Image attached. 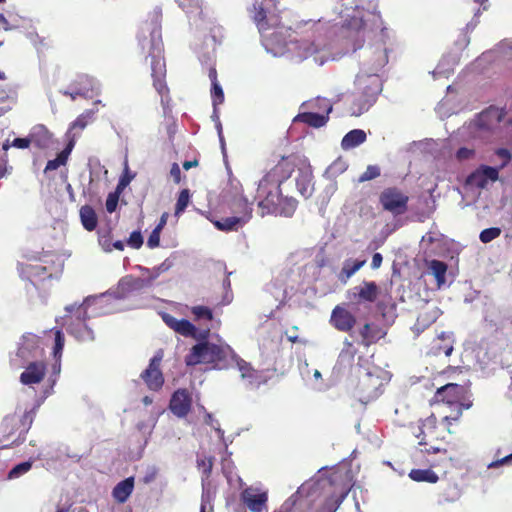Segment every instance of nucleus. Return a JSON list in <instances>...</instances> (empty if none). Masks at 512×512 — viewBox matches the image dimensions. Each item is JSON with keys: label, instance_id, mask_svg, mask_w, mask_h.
Listing matches in <instances>:
<instances>
[{"label": "nucleus", "instance_id": "393cba45", "mask_svg": "<svg viewBox=\"0 0 512 512\" xmlns=\"http://www.w3.org/2000/svg\"><path fill=\"white\" fill-rule=\"evenodd\" d=\"M327 121L328 116L313 112L299 113L294 118V122H302L314 128H320L324 126L327 123Z\"/></svg>", "mask_w": 512, "mask_h": 512}, {"label": "nucleus", "instance_id": "052dcab7", "mask_svg": "<svg viewBox=\"0 0 512 512\" xmlns=\"http://www.w3.org/2000/svg\"><path fill=\"white\" fill-rule=\"evenodd\" d=\"M427 462L429 463V468H443L445 471L448 467L449 462H441V455L438 456V458H432L428 459Z\"/></svg>", "mask_w": 512, "mask_h": 512}, {"label": "nucleus", "instance_id": "473e14b6", "mask_svg": "<svg viewBox=\"0 0 512 512\" xmlns=\"http://www.w3.org/2000/svg\"><path fill=\"white\" fill-rule=\"evenodd\" d=\"M77 313H78V317L80 318L82 316V318L80 319V322H81V325L83 327V331L79 332L76 336L80 339H93V332L91 329H89L85 323V320L87 318V312H86V309L80 305L77 307Z\"/></svg>", "mask_w": 512, "mask_h": 512}, {"label": "nucleus", "instance_id": "f8f14e48", "mask_svg": "<svg viewBox=\"0 0 512 512\" xmlns=\"http://www.w3.org/2000/svg\"><path fill=\"white\" fill-rule=\"evenodd\" d=\"M464 386L456 383H448L438 388L432 398L433 403H445L453 405L465 395Z\"/></svg>", "mask_w": 512, "mask_h": 512}, {"label": "nucleus", "instance_id": "e433bc0d", "mask_svg": "<svg viewBox=\"0 0 512 512\" xmlns=\"http://www.w3.org/2000/svg\"><path fill=\"white\" fill-rule=\"evenodd\" d=\"M237 367L241 372V377L248 379L250 382L256 377V371L252 368V366L244 361L243 359L236 360Z\"/></svg>", "mask_w": 512, "mask_h": 512}, {"label": "nucleus", "instance_id": "ddd939ff", "mask_svg": "<svg viewBox=\"0 0 512 512\" xmlns=\"http://www.w3.org/2000/svg\"><path fill=\"white\" fill-rule=\"evenodd\" d=\"M499 178V169L482 165L467 177V184L479 189L487 187L489 182H495Z\"/></svg>", "mask_w": 512, "mask_h": 512}, {"label": "nucleus", "instance_id": "6ab92c4d", "mask_svg": "<svg viewBox=\"0 0 512 512\" xmlns=\"http://www.w3.org/2000/svg\"><path fill=\"white\" fill-rule=\"evenodd\" d=\"M22 274L35 287L43 283L47 279L52 278V272L42 263L26 264L22 268Z\"/></svg>", "mask_w": 512, "mask_h": 512}, {"label": "nucleus", "instance_id": "4c0bfd02", "mask_svg": "<svg viewBox=\"0 0 512 512\" xmlns=\"http://www.w3.org/2000/svg\"><path fill=\"white\" fill-rule=\"evenodd\" d=\"M191 313L193 314L195 320H207L211 321L213 319V312L210 308L206 306H193L191 308Z\"/></svg>", "mask_w": 512, "mask_h": 512}, {"label": "nucleus", "instance_id": "423d86ee", "mask_svg": "<svg viewBox=\"0 0 512 512\" xmlns=\"http://www.w3.org/2000/svg\"><path fill=\"white\" fill-rule=\"evenodd\" d=\"M379 202L383 210L401 215L408 210L409 196L398 187H388L380 193Z\"/></svg>", "mask_w": 512, "mask_h": 512}, {"label": "nucleus", "instance_id": "c756f323", "mask_svg": "<svg viewBox=\"0 0 512 512\" xmlns=\"http://www.w3.org/2000/svg\"><path fill=\"white\" fill-rule=\"evenodd\" d=\"M343 344L344 347L339 354L338 362L340 364H347L351 366L358 350L350 341L345 340Z\"/></svg>", "mask_w": 512, "mask_h": 512}, {"label": "nucleus", "instance_id": "f3484780", "mask_svg": "<svg viewBox=\"0 0 512 512\" xmlns=\"http://www.w3.org/2000/svg\"><path fill=\"white\" fill-rule=\"evenodd\" d=\"M47 366L43 361L30 362L20 375V382L24 385H34L42 382L46 375Z\"/></svg>", "mask_w": 512, "mask_h": 512}, {"label": "nucleus", "instance_id": "9d476101", "mask_svg": "<svg viewBox=\"0 0 512 512\" xmlns=\"http://www.w3.org/2000/svg\"><path fill=\"white\" fill-rule=\"evenodd\" d=\"M379 294V287L374 281H363L361 285L347 291V298L355 303H373Z\"/></svg>", "mask_w": 512, "mask_h": 512}, {"label": "nucleus", "instance_id": "f704fd0d", "mask_svg": "<svg viewBox=\"0 0 512 512\" xmlns=\"http://www.w3.org/2000/svg\"><path fill=\"white\" fill-rule=\"evenodd\" d=\"M91 118V112L87 111L80 114L70 125L68 134H71L74 130L81 132L88 125L89 119Z\"/></svg>", "mask_w": 512, "mask_h": 512}, {"label": "nucleus", "instance_id": "c03bdc74", "mask_svg": "<svg viewBox=\"0 0 512 512\" xmlns=\"http://www.w3.org/2000/svg\"><path fill=\"white\" fill-rule=\"evenodd\" d=\"M211 97H212V101H213V105L214 106H217V105L223 103V101H224V92H223V89H222V87L220 86L219 83H214V85H212Z\"/></svg>", "mask_w": 512, "mask_h": 512}, {"label": "nucleus", "instance_id": "aec40b11", "mask_svg": "<svg viewBox=\"0 0 512 512\" xmlns=\"http://www.w3.org/2000/svg\"><path fill=\"white\" fill-rule=\"evenodd\" d=\"M31 144L40 150H46L53 143V134L43 124H37L29 132Z\"/></svg>", "mask_w": 512, "mask_h": 512}, {"label": "nucleus", "instance_id": "a878e982", "mask_svg": "<svg viewBox=\"0 0 512 512\" xmlns=\"http://www.w3.org/2000/svg\"><path fill=\"white\" fill-rule=\"evenodd\" d=\"M366 141V133L361 129L349 131L342 139L341 146L344 150L359 146Z\"/></svg>", "mask_w": 512, "mask_h": 512}, {"label": "nucleus", "instance_id": "2eb2a0df", "mask_svg": "<svg viewBox=\"0 0 512 512\" xmlns=\"http://www.w3.org/2000/svg\"><path fill=\"white\" fill-rule=\"evenodd\" d=\"M505 114L504 108L490 106L478 115L477 126L484 130H494L503 121Z\"/></svg>", "mask_w": 512, "mask_h": 512}, {"label": "nucleus", "instance_id": "ea45409f", "mask_svg": "<svg viewBox=\"0 0 512 512\" xmlns=\"http://www.w3.org/2000/svg\"><path fill=\"white\" fill-rule=\"evenodd\" d=\"M32 468L31 461H25L14 466L8 473L9 479L17 478L25 473H27Z\"/></svg>", "mask_w": 512, "mask_h": 512}, {"label": "nucleus", "instance_id": "7ed1b4c3", "mask_svg": "<svg viewBox=\"0 0 512 512\" xmlns=\"http://www.w3.org/2000/svg\"><path fill=\"white\" fill-rule=\"evenodd\" d=\"M235 358L233 350L228 345H217L209 341L195 344L185 356L187 366L199 364H211L217 368H224L228 364V358Z\"/></svg>", "mask_w": 512, "mask_h": 512}, {"label": "nucleus", "instance_id": "6e6d98bb", "mask_svg": "<svg viewBox=\"0 0 512 512\" xmlns=\"http://www.w3.org/2000/svg\"><path fill=\"white\" fill-rule=\"evenodd\" d=\"M10 98V90L7 85H0V104L6 103ZM6 112L0 107V116Z\"/></svg>", "mask_w": 512, "mask_h": 512}, {"label": "nucleus", "instance_id": "37998d69", "mask_svg": "<svg viewBox=\"0 0 512 512\" xmlns=\"http://www.w3.org/2000/svg\"><path fill=\"white\" fill-rule=\"evenodd\" d=\"M30 342L31 345L37 344V339L34 335H31L30 337H24V342L21 344V346L18 348V356L20 357H26L27 353L30 351Z\"/></svg>", "mask_w": 512, "mask_h": 512}, {"label": "nucleus", "instance_id": "864d4df0", "mask_svg": "<svg viewBox=\"0 0 512 512\" xmlns=\"http://www.w3.org/2000/svg\"><path fill=\"white\" fill-rule=\"evenodd\" d=\"M137 269L141 273V277L140 278L147 281V286H150L153 283V281L156 280V278H152V276H153L152 271H154L153 268L150 269V268H146V267L138 265Z\"/></svg>", "mask_w": 512, "mask_h": 512}, {"label": "nucleus", "instance_id": "1a4fd4ad", "mask_svg": "<svg viewBox=\"0 0 512 512\" xmlns=\"http://www.w3.org/2000/svg\"><path fill=\"white\" fill-rule=\"evenodd\" d=\"M162 319L169 328L184 337H191L198 340L206 339L208 336L209 330L199 333L195 325L189 320L177 319L168 313L163 314Z\"/></svg>", "mask_w": 512, "mask_h": 512}, {"label": "nucleus", "instance_id": "dca6fc26", "mask_svg": "<svg viewBox=\"0 0 512 512\" xmlns=\"http://www.w3.org/2000/svg\"><path fill=\"white\" fill-rule=\"evenodd\" d=\"M192 406L191 393L185 389H177L171 396L169 408L175 416H187Z\"/></svg>", "mask_w": 512, "mask_h": 512}, {"label": "nucleus", "instance_id": "6e6552de", "mask_svg": "<svg viewBox=\"0 0 512 512\" xmlns=\"http://www.w3.org/2000/svg\"><path fill=\"white\" fill-rule=\"evenodd\" d=\"M357 89L368 101L362 109H369L382 91V83L377 75H364L357 78Z\"/></svg>", "mask_w": 512, "mask_h": 512}, {"label": "nucleus", "instance_id": "58836bf2", "mask_svg": "<svg viewBox=\"0 0 512 512\" xmlns=\"http://www.w3.org/2000/svg\"><path fill=\"white\" fill-rule=\"evenodd\" d=\"M499 227H491L481 231L479 239L482 243H489L501 235Z\"/></svg>", "mask_w": 512, "mask_h": 512}, {"label": "nucleus", "instance_id": "f03ea898", "mask_svg": "<svg viewBox=\"0 0 512 512\" xmlns=\"http://www.w3.org/2000/svg\"><path fill=\"white\" fill-rule=\"evenodd\" d=\"M256 199L261 216L292 217L298 206L295 198L282 195L280 185L264 179L259 181Z\"/></svg>", "mask_w": 512, "mask_h": 512}, {"label": "nucleus", "instance_id": "de8ad7c7", "mask_svg": "<svg viewBox=\"0 0 512 512\" xmlns=\"http://www.w3.org/2000/svg\"><path fill=\"white\" fill-rule=\"evenodd\" d=\"M120 192L121 191H118L116 189L115 192H112V193L108 194L107 199H106V210L109 213H113L116 210L117 205H118V201H119V194H120Z\"/></svg>", "mask_w": 512, "mask_h": 512}, {"label": "nucleus", "instance_id": "09e8293b", "mask_svg": "<svg viewBox=\"0 0 512 512\" xmlns=\"http://www.w3.org/2000/svg\"><path fill=\"white\" fill-rule=\"evenodd\" d=\"M127 244L134 249H139L143 245V237L140 231H133L128 240Z\"/></svg>", "mask_w": 512, "mask_h": 512}, {"label": "nucleus", "instance_id": "c85d7f7f", "mask_svg": "<svg viewBox=\"0 0 512 512\" xmlns=\"http://www.w3.org/2000/svg\"><path fill=\"white\" fill-rule=\"evenodd\" d=\"M365 263V260H346L339 274V279L343 283H346L350 277H352L361 267L365 265Z\"/></svg>", "mask_w": 512, "mask_h": 512}, {"label": "nucleus", "instance_id": "e2e57ef3", "mask_svg": "<svg viewBox=\"0 0 512 512\" xmlns=\"http://www.w3.org/2000/svg\"><path fill=\"white\" fill-rule=\"evenodd\" d=\"M88 92V89L74 88L73 91H63L64 95L70 96L72 100H75L77 96H84Z\"/></svg>", "mask_w": 512, "mask_h": 512}, {"label": "nucleus", "instance_id": "69168bd1", "mask_svg": "<svg viewBox=\"0 0 512 512\" xmlns=\"http://www.w3.org/2000/svg\"><path fill=\"white\" fill-rule=\"evenodd\" d=\"M132 179H133V175H129L128 173L123 175L121 177V179L119 180V183L117 185V190L122 191L131 182Z\"/></svg>", "mask_w": 512, "mask_h": 512}, {"label": "nucleus", "instance_id": "20e7f679", "mask_svg": "<svg viewBox=\"0 0 512 512\" xmlns=\"http://www.w3.org/2000/svg\"><path fill=\"white\" fill-rule=\"evenodd\" d=\"M388 373L378 366H372L359 375L357 390L361 400L366 402L378 398L388 383Z\"/></svg>", "mask_w": 512, "mask_h": 512}, {"label": "nucleus", "instance_id": "b1692460", "mask_svg": "<svg viewBox=\"0 0 512 512\" xmlns=\"http://www.w3.org/2000/svg\"><path fill=\"white\" fill-rule=\"evenodd\" d=\"M146 287H148L146 280L133 275L123 277L118 284L119 290L125 294L140 291Z\"/></svg>", "mask_w": 512, "mask_h": 512}, {"label": "nucleus", "instance_id": "cd10ccee", "mask_svg": "<svg viewBox=\"0 0 512 512\" xmlns=\"http://www.w3.org/2000/svg\"><path fill=\"white\" fill-rule=\"evenodd\" d=\"M409 478L415 482L437 483L438 475L430 468L428 469H412L409 472Z\"/></svg>", "mask_w": 512, "mask_h": 512}, {"label": "nucleus", "instance_id": "4468645a", "mask_svg": "<svg viewBox=\"0 0 512 512\" xmlns=\"http://www.w3.org/2000/svg\"><path fill=\"white\" fill-rule=\"evenodd\" d=\"M295 182L297 190L301 196L309 198L312 195L314 190L313 172L307 159H305L302 165L299 166Z\"/></svg>", "mask_w": 512, "mask_h": 512}, {"label": "nucleus", "instance_id": "9b49d317", "mask_svg": "<svg viewBox=\"0 0 512 512\" xmlns=\"http://www.w3.org/2000/svg\"><path fill=\"white\" fill-rule=\"evenodd\" d=\"M239 205L244 207L245 212L241 216L224 217L213 221L214 226L223 232L237 231L250 218L252 209L246 201H239Z\"/></svg>", "mask_w": 512, "mask_h": 512}, {"label": "nucleus", "instance_id": "5fc2aeb1", "mask_svg": "<svg viewBox=\"0 0 512 512\" xmlns=\"http://www.w3.org/2000/svg\"><path fill=\"white\" fill-rule=\"evenodd\" d=\"M495 154L498 157H500L501 159H503V163L501 164V166L498 169L504 168L510 162L511 157H512L510 151L506 148H498L495 151Z\"/></svg>", "mask_w": 512, "mask_h": 512}, {"label": "nucleus", "instance_id": "4be33fe9", "mask_svg": "<svg viewBox=\"0 0 512 512\" xmlns=\"http://www.w3.org/2000/svg\"><path fill=\"white\" fill-rule=\"evenodd\" d=\"M359 334L361 336V344L365 347H369L383 338L385 332L375 323H365L359 330Z\"/></svg>", "mask_w": 512, "mask_h": 512}, {"label": "nucleus", "instance_id": "a211bd4d", "mask_svg": "<svg viewBox=\"0 0 512 512\" xmlns=\"http://www.w3.org/2000/svg\"><path fill=\"white\" fill-rule=\"evenodd\" d=\"M332 325L341 332H349L356 324V317L347 309L336 306L331 314Z\"/></svg>", "mask_w": 512, "mask_h": 512}, {"label": "nucleus", "instance_id": "4d7b16f0", "mask_svg": "<svg viewBox=\"0 0 512 512\" xmlns=\"http://www.w3.org/2000/svg\"><path fill=\"white\" fill-rule=\"evenodd\" d=\"M197 464L199 467H203V472L208 476L212 471L213 458L209 457V458L199 459V460H197Z\"/></svg>", "mask_w": 512, "mask_h": 512}, {"label": "nucleus", "instance_id": "79ce46f5", "mask_svg": "<svg viewBox=\"0 0 512 512\" xmlns=\"http://www.w3.org/2000/svg\"><path fill=\"white\" fill-rule=\"evenodd\" d=\"M381 174L380 167L377 165H369L366 170L359 176V182H366L379 177Z\"/></svg>", "mask_w": 512, "mask_h": 512}, {"label": "nucleus", "instance_id": "3c124183", "mask_svg": "<svg viewBox=\"0 0 512 512\" xmlns=\"http://www.w3.org/2000/svg\"><path fill=\"white\" fill-rule=\"evenodd\" d=\"M160 228H154L147 240V246L154 249L160 244Z\"/></svg>", "mask_w": 512, "mask_h": 512}, {"label": "nucleus", "instance_id": "7c9ffc66", "mask_svg": "<svg viewBox=\"0 0 512 512\" xmlns=\"http://www.w3.org/2000/svg\"><path fill=\"white\" fill-rule=\"evenodd\" d=\"M436 319V311H422L419 313L414 327L417 332L423 331L425 328L433 324Z\"/></svg>", "mask_w": 512, "mask_h": 512}, {"label": "nucleus", "instance_id": "338daca9", "mask_svg": "<svg viewBox=\"0 0 512 512\" xmlns=\"http://www.w3.org/2000/svg\"><path fill=\"white\" fill-rule=\"evenodd\" d=\"M76 134H73L71 137H70V140L68 142V144L66 145V147L60 152V154H64L65 155V158L68 160V157L74 147V144H75V138Z\"/></svg>", "mask_w": 512, "mask_h": 512}, {"label": "nucleus", "instance_id": "f257e3e1", "mask_svg": "<svg viewBox=\"0 0 512 512\" xmlns=\"http://www.w3.org/2000/svg\"><path fill=\"white\" fill-rule=\"evenodd\" d=\"M153 27H143L142 35L138 36L139 45L144 53L151 58V77L153 87L163 99L169 94L166 83V62L164 58V44L161 32V10H154L151 14Z\"/></svg>", "mask_w": 512, "mask_h": 512}, {"label": "nucleus", "instance_id": "72a5a7b5", "mask_svg": "<svg viewBox=\"0 0 512 512\" xmlns=\"http://www.w3.org/2000/svg\"><path fill=\"white\" fill-rule=\"evenodd\" d=\"M366 101H368V99L363 97V95L358 92V94L354 97V99L352 100V102L350 104V107H349L350 114L353 116H360L364 112L368 111L369 109H362V107L364 106Z\"/></svg>", "mask_w": 512, "mask_h": 512}, {"label": "nucleus", "instance_id": "39448f33", "mask_svg": "<svg viewBox=\"0 0 512 512\" xmlns=\"http://www.w3.org/2000/svg\"><path fill=\"white\" fill-rule=\"evenodd\" d=\"M304 160L305 158L296 154L283 156L278 163L262 177V179L281 186L283 182L291 177L295 170L298 171L299 166L302 165Z\"/></svg>", "mask_w": 512, "mask_h": 512}, {"label": "nucleus", "instance_id": "603ef678", "mask_svg": "<svg viewBox=\"0 0 512 512\" xmlns=\"http://www.w3.org/2000/svg\"><path fill=\"white\" fill-rule=\"evenodd\" d=\"M475 155L474 149L467 147H461L456 152V158L458 161H465L473 158Z\"/></svg>", "mask_w": 512, "mask_h": 512}, {"label": "nucleus", "instance_id": "bb28decb", "mask_svg": "<svg viewBox=\"0 0 512 512\" xmlns=\"http://www.w3.org/2000/svg\"><path fill=\"white\" fill-rule=\"evenodd\" d=\"M80 219L87 231H93L97 227L98 218L95 210L90 205H84L80 209Z\"/></svg>", "mask_w": 512, "mask_h": 512}, {"label": "nucleus", "instance_id": "c9c22d12", "mask_svg": "<svg viewBox=\"0 0 512 512\" xmlns=\"http://www.w3.org/2000/svg\"><path fill=\"white\" fill-rule=\"evenodd\" d=\"M190 202V191L189 189H183L180 191L176 206H175V215H180L187 208Z\"/></svg>", "mask_w": 512, "mask_h": 512}, {"label": "nucleus", "instance_id": "2f4dec72", "mask_svg": "<svg viewBox=\"0 0 512 512\" xmlns=\"http://www.w3.org/2000/svg\"><path fill=\"white\" fill-rule=\"evenodd\" d=\"M430 270L440 287L446 281L447 264L440 260H432Z\"/></svg>", "mask_w": 512, "mask_h": 512}, {"label": "nucleus", "instance_id": "0e129e2a", "mask_svg": "<svg viewBox=\"0 0 512 512\" xmlns=\"http://www.w3.org/2000/svg\"><path fill=\"white\" fill-rule=\"evenodd\" d=\"M55 359H56V361L53 364V373H52V375L50 377V379H51V386H53L55 384L56 378L59 375L60 370H61L60 358H55Z\"/></svg>", "mask_w": 512, "mask_h": 512}, {"label": "nucleus", "instance_id": "bf43d9fd", "mask_svg": "<svg viewBox=\"0 0 512 512\" xmlns=\"http://www.w3.org/2000/svg\"><path fill=\"white\" fill-rule=\"evenodd\" d=\"M171 267V264L167 261L162 262L160 265L154 267V271H152L153 276L152 278H158L162 273L168 271Z\"/></svg>", "mask_w": 512, "mask_h": 512}, {"label": "nucleus", "instance_id": "0eeeda50", "mask_svg": "<svg viewBox=\"0 0 512 512\" xmlns=\"http://www.w3.org/2000/svg\"><path fill=\"white\" fill-rule=\"evenodd\" d=\"M163 355V350H158L150 359L148 367L140 375L148 389L152 391L160 390L164 384V376L160 369Z\"/></svg>", "mask_w": 512, "mask_h": 512}, {"label": "nucleus", "instance_id": "a19ab883", "mask_svg": "<svg viewBox=\"0 0 512 512\" xmlns=\"http://www.w3.org/2000/svg\"><path fill=\"white\" fill-rule=\"evenodd\" d=\"M54 336H55V339H54L55 344H54V348H53V355H54V358H61L62 350L64 348V342H65L64 334L60 329H55Z\"/></svg>", "mask_w": 512, "mask_h": 512}, {"label": "nucleus", "instance_id": "a18cd8bd", "mask_svg": "<svg viewBox=\"0 0 512 512\" xmlns=\"http://www.w3.org/2000/svg\"><path fill=\"white\" fill-rule=\"evenodd\" d=\"M66 162H67V159L65 158V155L59 153L55 159L49 160L47 162L44 172L56 170L60 166L65 165Z\"/></svg>", "mask_w": 512, "mask_h": 512}, {"label": "nucleus", "instance_id": "8fccbe9b", "mask_svg": "<svg viewBox=\"0 0 512 512\" xmlns=\"http://www.w3.org/2000/svg\"><path fill=\"white\" fill-rule=\"evenodd\" d=\"M425 453L428 455H430V454L441 455V462H452L453 461V458L448 455V451L446 449L431 447L429 449H426Z\"/></svg>", "mask_w": 512, "mask_h": 512}, {"label": "nucleus", "instance_id": "13d9d810", "mask_svg": "<svg viewBox=\"0 0 512 512\" xmlns=\"http://www.w3.org/2000/svg\"><path fill=\"white\" fill-rule=\"evenodd\" d=\"M11 145L18 149H27L31 145L30 137L28 135L25 138H15Z\"/></svg>", "mask_w": 512, "mask_h": 512}, {"label": "nucleus", "instance_id": "5701e85b", "mask_svg": "<svg viewBox=\"0 0 512 512\" xmlns=\"http://www.w3.org/2000/svg\"><path fill=\"white\" fill-rule=\"evenodd\" d=\"M134 490V477H128L119 483L112 490L114 500L120 504L125 503Z\"/></svg>", "mask_w": 512, "mask_h": 512}, {"label": "nucleus", "instance_id": "680f3d73", "mask_svg": "<svg viewBox=\"0 0 512 512\" xmlns=\"http://www.w3.org/2000/svg\"><path fill=\"white\" fill-rule=\"evenodd\" d=\"M170 175L176 184L181 182V170L177 163H173L170 168Z\"/></svg>", "mask_w": 512, "mask_h": 512}, {"label": "nucleus", "instance_id": "49530a36", "mask_svg": "<svg viewBox=\"0 0 512 512\" xmlns=\"http://www.w3.org/2000/svg\"><path fill=\"white\" fill-rule=\"evenodd\" d=\"M345 497V495L341 496L340 499H334L332 497L327 498L321 508L320 512H336L338 509L340 502Z\"/></svg>", "mask_w": 512, "mask_h": 512}, {"label": "nucleus", "instance_id": "412c9836", "mask_svg": "<svg viewBox=\"0 0 512 512\" xmlns=\"http://www.w3.org/2000/svg\"><path fill=\"white\" fill-rule=\"evenodd\" d=\"M241 496L244 504L252 512H261L268 501L266 492H257L252 488L245 489Z\"/></svg>", "mask_w": 512, "mask_h": 512}, {"label": "nucleus", "instance_id": "774afa93", "mask_svg": "<svg viewBox=\"0 0 512 512\" xmlns=\"http://www.w3.org/2000/svg\"><path fill=\"white\" fill-rule=\"evenodd\" d=\"M458 412L459 413H462V411L464 409H469L471 406H472V401L469 400V399H465V397L463 396L459 401H458Z\"/></svg>", "mask_w": 512, "mask_h": 512}]
</instances>
